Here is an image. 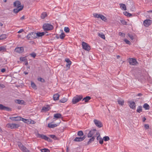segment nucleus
<instances>
[{
    "label": "nucleus",
    "mask_w": 152,
    "mask_h": 152,
    "mask_svg": "<svg viewBox=\"0 0 152 152\" xmlns=\"http://www.w3.org/2000/svg\"><path fill=\"white\" fill-rule=\"evenodd\" d=\"M23 8V6L21 5L20 7V8H17L16 9H14L13 10V12L15 13H18L19 11L21 10Z\"/></svg>",
    "instance_id": "obj_14"
},
{
    "label": "nucleus",
    "mask_w": 152,
    "mask_h": 152,
    "mask_svg": "<svg viewBox=\"0 0 152 152\" xmlns=\"http://www.w3.org/2000/svg\"><path fill=\"white\" fill-rule=\"evenodd\" d=\"M96 134H97V139L99 141V142L100 144H102L103 142V139L100 137V134L98 132H96Z\"/></svg>",
    "instance_id": "obj_12"
},
{
    "label": "nucleus",
    "mask_w": 152,
    "mask_h": 152,
    "mask_svg": "<svg viewBox=\"0 0 152 152\" xmlns=\"http://www.w3.org/2000/svg\"><path fill=\"white\" fill-rule=\"evenodd\" d=\"M20 2L19 1H16L14 2L13 5L15 7H17V8H20Z\"/></svg>",
    "instance_id": "obj_13"
},
{
    "label": "nucleus",
    "mask_w": 152,
    "mask_h": 152,
    "mask_svg": "<svg viewBox=\"0 0 152 152\" xmlns=\"http://www.w3.org/2000/svg\"><path fill=\"white\" fill-rule=\"evenodd\" d=\"M128 102L129 103V106L130 108L133 109V101H128Z\"/></svg>",
    "instance_id": "obj_30"
},
{
    "label": "nucleus",
    "mask_w": 152,
    "mask_h": 152,
    "mask_svg": "<svg viewBox=\"0 0 152 152\" xmlns=\"http://www.w3.org/2000/svg\"><path fill=\"white\" fill-rule=\"evenodd\" d=\"M152 22L151 20L149 19L145 20L143 22V25L145 26H148L150 25Z\"/></svg>",
    "instance_id": "obj_10"
},
{
    "label": "nucleus",
    "mask_w": 152,
    "mask_h": 152,
    "mask_svg": "<svg viewBox=\"0 0 152 152\" xmlns=\"http://www.w3.org/2000/svg\"><path fill=\"white\" fill-rule=\"evenodd\" d=\"M23 31L24 30L23 29H21L18 32V33H20Z\"/></svg>",
    "instance_id": "obj_59"
},
{
    "label": "nucleus",
    "mask_w": 152,
    "mask_h": 152,
    "mask_svg": "<svg viewBox=\"0 0 152 152\" xmlns=\"http://www.w3.org/2000/svg\"><path fill=\"white\" fill-rule=\"evenodd\" d=\"M138 64H139V63L137 61L136 59L135 58H134V65L137 66L138 65Z\"/></svg>",
    "instance_id": "obj_43"
},
{
    "label": "nucleus",
    "mask_w": 152,
    "mask_h": 152,
    "mask_svg": "<svg viewBox=\"0 0 152 152\" xmlns=\"http://www.w3.org/2000/svg\"><path fill=\"white\" fill-rule=\"evenodd\" d=\"M120 21L121 23L123 25H126V23L124 20H121Z\"/></svg>",
    "instance_id": "obj_51"
},
{
    "label": "nucleus",
    "mask_w": 152,
    "mask_h": 152,
    "mask_svg": "<svg viewBox=\"0 0 152 152\" xmlns=\"http://www.w3.org/2000/svg\"><path fill=\"white\" fill-rule=\"evenodd\" d=\"M117 102L118 104L121 106H123L124 104V100L119 99L118 100Z\"/></svg>",
    "instance_id": "obj_28"
},
{
    "label": "nucleus",
    "mask_w": 152,
    "mask_h": 152,
    "mask_svg": "<svg viewBox=\"0 0 152 152\" xmlns=\"http://www.w3.org/2000/svg\"><path fill=\"white\" fill-rule=\"evenodd\" d=\"M128 61L130 65H133V58H129L128 59Z\"/></svg>",
    "instance_id": "obj_31"
},
{
    "label": "nucleus",
    "mask_w": 152,
    "mask_h": 152,
    "mask_svg": "<svg viewBox=\"0 0 152 152\" xmlns=\"http://www.w3.org/2000/svg\"><path fill=\"white\" fill-rule=\"evenodd\" d=\"M53 139L55 140H58V138L56 136H55V137H54V138H53Z\"/></svg>",
    "instance_id": "obj_63"
},
{
    "label": "nucleus",
    "mask_w": 152,
    "mask_h": 152,
    "mask_svg": "<svg viewBox=\"0 0 152 152\" xmlns=\"http://www.w3.org/2000/svg\"><path fill=\"white\" fill-rule=\"evenodd\" d=\"M6 126L8 128H10L11 129H14L18 128L19 125L16 124L9 123L7 124Z\"/></svg>",
    "instance_id": "obj_6"
},
{
    "label": "nucleus",
    "mask_w": 152,
    "mask_h": 152,
    "mask_svg": "<svg viewBox=\"0 0 152 152\" xmlns=\"http://www.w3.org/2000/svg\"><path fill=\"white\" fill-rule=\"evenodd\" d=\"M9 108L8 107H5L2 104H0V110H9Z\"/></svg>",
    "instance_id": "obj_20"
},
{
    "label": "nucleus",
    "mask_w": 152,
    "mask_h": 152,
    "mask_svg": "<svg viewBox=\"0 0 152 152\" xmlns=\"http://www.w3.org/2000/svg\"><path fill=\"white\" fill-rule=\"evenodd\" d=\"M83 96L80 95H77L72 99V102L73 104H75L79 102L83 99Z\"/></svg>",
    "instance_id": "obj_1"
},
{
    "label": "nucleus",
    "mask_w": 152,
    "mask_h": 152,
    "mask_svg": "<svg viewBox=\"0 0 152 152\" xmlns=\"http://www.w3.org/2000/svg\"><path fill=\"white\" fill-rule=\"evenodd\" d=\"M119 35L122 37H124L125 36V34L124 33H122L121 32H119Z\"/></svg>",
    "instance_id": "obj_52"
},
{
    "label": "nucleus",
    "mask_w": 152,
    "mask_h": 152,
    "mask_svg": "<svg viewBox=\"0 0 152 152\" xmlns=\"http://www.w3.org/2000/svg\"><path fill=\"white\" fill-rule=\"evenodd\" d=\"M25 64L26 65H27L28 64V61H27V60H26L25 61Z\"/></svg>",
    "instance_id": "obj_64"
},
{
    "label": "nucleus",
    "mask_w": 152,
    "mask_h": 152,
    "mask_svg": "<svg viewBox=\"0 0 152 152\" xmlns=\"http://www.w3.org/2000/svg\"><path fill=\"white\" fill-rule=\"evenodd\" d=\"M47 15V14L46 12H44L42 13L41 16V18L42 19H44L45 17H46Z\"/></svg>",
    "instance_id": "obj_32"
},
{
    "label": "nucleus",
    "mask_w": 152,
    "mask_h": 152,
    "mask_svg": "<svg viewBox=\"0 0 152 152\" xmlns=\"http://www.w3.org/2000/svg\"><path fill=\"white\" fill-rule=\"evenodd\" d=\"M98 36L103 39H105V35L102 33H98Z\"/></svg>",
    "instance_id": "obj_36"
},
{
    "label": "nucleus",
    "mask_w": 152,
    "mask_h": 152,
    "mask_svg": "<svg viewBox=\"0 0 152 152\" xmlns=\"http://www.w3.org/2000/svg\"><path fill=\"white\" fill-rule=\"evenodd\" d=\"M57 126L56 124H51L50 123L48 124V126L50 128H53L56 127Z\"/></svg>",
    "instance_id": "obj_27"
},
{
    "label": "nucleus",
    "mask_w": 152,
    "mask_h": 152,
    "mask_svg": "<svg viewBox=\"0 0 152 152\" xmlns=\"http://www.w3.org/2000/svg\"><path fill=\"white\" fill-rule=\"evenodd\" d=\"M7 38V35L5 34H3L0 36V39H4Z\"/></svg>",
    "instance_id": "obj_34"
},
{
    "label": "nucleus",
    "mask_w": 152,
    "mask_h": 152,
    "mask_svg": "<svg viewBox=\"0 0 152 152\" xmlns=\"http://www.w3.org/2000/svg\"><path fill=\"white\" fill-rule=\"evenodd\" d=\"M82 45L83 48L85 50L89 51L91 49L89 45L87 43L84 42H82Z\"/></svg>",
    "instance_id": "obj_8"
},
{
    "label": "nucleus",
    "mask_w": 152,
    "mask_h": 152,
    "mask_svg": "<svg viewBox=\"0 0 152 152\" xmlns=\"http://www.w3.org/2000/svg\"><path fill=\"white\" fill-rule=\"evenodd\" d=\"M15 51L19 53H21L24 51V49L23 47H17L15 49Z\"/></svg>",
    "instance_id": "obj_11"
},
{
    "label": "nucleus",
    "mask_w": 152,
    "mask_h": 152,
    "mask_svg": "<svg viewBox=\"0 0 152 152\" xmlns=\"http://www.w3.org/2000/svg\"><path fill=\"white\" fill-rule=\"evenodd\" d=\"M53 28V26L49 23H45L43 25V28L44 30H52Z\"/></svg>",
    "instance_id": "obj_2"
},
{
    "label": "nucleus",
    "mask_w": 152,
    "mask_h": 152,
    "mask_svg": "<svg viewBox=\"0 0 152 152\" xmlns=\"http://www.w3.org/2000/svg\"><path fill=\"white\" fill-rule=\"evenodd\" d=\"M37 135V137L41 138L42 139H44L46 140L48 137L46 136V135H44L43 134H40L38 133Z\"/></svg>",
    "instance_id": "obj_18"
},
{
    "label": "nucleus",
    "mask_w": 152,
    "mask_h": 152,
    "mask_svg": "<svg viewBox=\"0 0 152 152\" xmlns=\"http://www.w3.org/2000/svg\"><path fill=\"white\" fill-rule=\"evenodd\" d=\"M6 71V69H1V72H5Z\"/></svg>",
    "instance_id": "obj_61"
},
{
    "label": "nucleus",
    "mask_w": 152,
    "mask_h": 152,
    "mask_svg": "<svg viewBox=\"0 0 152 152\" xmlns=\"http://www.w3.org/2000/svg\"><path fill=\"white\" fill-rule=\"evenodd\" d=\"M67 100V99L65 98H64L62 99H61L60 100V102L62 103H64L65 102H66Z\"/></svg>",
    "instance_id": "obj_37"
},
{
    "label": "nucleus",
    "mask_w": 152,
    "mask_h": 152,
    "mask_svg": "<svg viewBox=\"0 0 152 152\" xmlns=\"http://www.w3.org/2000/svg\"><path fill=\"white\" fill-rule=\"evenodd\" d=\"M77 135L78 136H81L83 135V133L82 131H79L78 132Z\"/></svg>",
    "instance_id": "obj_42"
},
{
    "label": "nucleus",
    "mask_w": 152,
    "mask_h": 152,
    "mask_svg": "<svg viewBox=\"0 0 152 152\" xmlns=\"http://www.w3.org/2000/svg\"><path fill=\"white\" fill-rule=\"evenodd\" d=\"M124 41L127 44L130 45L131 44L130 42L126 39H124Z\"/></svg>",
    "instance_id": "obj_50"
},
{
    "label": "nucleus",
    "mask_w": 152,
    "mask_h": 152,
    "mask_svg": "<svg viewBox=\"0 0 152 152\" xmlns=\"http://www.w3.org/2000/svg\"><path fill=\"white\" fill-rule=\"evenodd\" d=\"M18 145L20 148L22 150L23 152H30V151L25 146L20 142H18Z\"/></svg>",
    "instance_id": "obj_3"
},
{
    "label": "nucleus",
    "mask_w": 152,
    "mask_h": 152,
    "mask_svg": "<svg viewBox=\"0 0 152 152\" xmlns=\"http://www.w3.org/2000/svg\"><path fill=\"white\" fill-rule=\"evenodd\" d=\"M22 118L20 117H12L10 118V119L12 121H20L22 119Z\"/></svg>",
    "instance_id": "obj_15"
},
{
    "label": "nucleus",
    "mask_w": 152,
    "mask_h": 152,
    "mask_svg": "<svg viewBox=\"0 0 152 152\" xmlns=\"http://www.w3.org/2000/svg\"><path fill=\"white\" fill-rule=\"evenodd\" d=\"M30 55L31 56L35 58L36 56V54L34 52H33L30 54Z\"/></svg>",
    "instance_id": "obj_48"
},
{
    "label": "nucleus",
    "mask_w": 152,
    "mask_h": 152,
    "mask_svg": "<svg viewBox=\"0 0 152 152\" xmlns=\"http://www.w3.org/2000/svg\"><path fill=\"white\" fill-rule=\"evenodd\" d=\"M94 16L96 18H100L102 20L104 21L107 20V18L103 15L101 14H98L97 13H94L93 14Z\"/></svg>",
    "instance_id": "obj_5"
},
{
    "label": "nucleus",
    "mask_w": 152,
    "mask_h": 152,
    "mask_svg": "<svg viewBox=\"0 0 152 152\" xmlns=\"http://www.w3.org/2000/svg\"><path fill=\"white\" fill-rule=\"evenodd\" d=\"M91 99V97L90 96H86L83 99V101L84 100L86 102H87Z\"/></svg>",
    "instance_id": "obj_26"
},
{
    "label": "nucleus",
    "mask_w": 152,
    "mask_h": 152,
    "mask_svg": "<svg viewBox=\"0 0 152 152\" xmlns=\"http://www.w3.org/2000/svg\"><path fill=\"white\" fill-rule=\"evenodd\" d=\"M20 60L22 61H25L26 60H27V59L26 57H21L20 58Z\"/></svg>",
    "instance_id": "obj_40"
},
{
    "label": "nucleus",
    "mask_w": 152,
    "mask_h": 152,
    "mask_svg": "<svg viewBox=\"0 0 152 152\" xmlns=\"http://www.w3.org/2000/svg\"><path fill=\"white\" fill-rule=\"evenodd\" d=\"M40 150L42 152H50L49 150L47 148L41 149Z\"/></svg>",
    "instance_id": "obj_38"
},
{
    "label": "nucleus",
    "mask_w": 152,
    "mask_h": 152,
    "mask_svg": "<svg viewBox=\"0 0 152 152\" xmlns=\"http://www.w3.org/2000/svg\"><path fill=\"white\" fill-rule=\"evenodd\" d=\"M134 42H136L137 41V37L136 35H134Z\"/></svg>",
    "instance_id": "obj_53"
},
{
    "label": "nucleus",
    "mask_w": 152,
    "mask_h": 152,
    "mask_svg": "<svg viewBox=\"0 0 152 152\" xmlns=\"http://www.w3.org/2000/svg\"><path fill=\"white\" fill-rule=\"evenodd\" d=\"M97 132L96 130V129L91 130L89 131V132L88 134V137L89 138L91 137L94 135H95V136L96 135V136L97 135V134H96Z\"/></svg>",
    "instance_id": "obj_7"
},
{
    "label": "nucleus",
    "mask_w": 152,
    "mask_h": 152,
    "mask_svg": "<svg viewBox=\"0 0 152 152\" xmlns=\"http://www.w3.org/2000/svg\"><path fill=\"white\" fill-rule=\"evenodd\" d=\"M96 137V135H94L91 138L89 139V141L88 142V144H89L91 143L92 141H94L95 139V137Z\"/></svg>",
    "instance_id": "obj_23"
},
{
    "label": "nucleus",
    "mask_w": 152,
    "mask_h": 152,
    "mask_svg": "<svg viewBox=\"0 0 152 152\" xmlns=\"http://www.w3.org/2000/svg\"><path fill=\"white\" fill-rule=\"evenodd\" d=\"M74 141L76 142H80L79 140V137H77L74 140Z\"/></svg>",
    "instance_id": "obj_54"
},
{
    "label": "nucleus",
    "mask_w": 152,
    "mask_h": 152,
    "mask_svg": "<svg viewBox=\"0 0 152 152\" xmlns=\"http://www.w3.org/2000/svg\"><path fill=\"white\" fill-rule=\"evenodd\" d=\"M61 115L60 113H56L54 115V117L57 119L60 118L61 117Z\"/></svg>",
    "instance_id": "obj_25"
},
{
    "label": "nucleus",
    "mask_w": 152,
    "mask_h": 152,
    "mask_svg": "<svg viewBox=\"0 0 152 152\" xmlns=\"http://www.w3.org/2000/svg\"><path fill=\"white\" fill-rule=\"evenodd\" d=\"M64 31L66 33H68L69 31V29L68 27H65L64 28Z\"/></svg>",
    "instance_id": "obj_47"
},
{
    "label": "nucleus",
    "mask_w": 152,
    "mask_h": 152,
    "mask_svg": "<svg viewBox=\"0 0 152 152\" xmlns=\"http://www.w3.org/2000/svg\"><path fill=\"white\" fill-rule=\"evenodd\" d=\"M45 32H37L36 33V38L37 37H42V36H43L45 35Z\"/></svg>",
    "instance_id": "obj_22"
},
{
    "label": "nucleus",
    "mask_w": 152,
    "mask_h": 152,
    "mask_svg": "<svg viewBox=\"0 0 152 152\" xmlns=\"http://www.w3.org/2000/svg\"><path fill=\"white\" fill-rule=\"evenodd\" d=\"M120 8L122 10L125 11L126 10V7L125 4H120Z\"/></svg>",
    "instance_id": "obj_17"
},
{
    "label": "nucleus",
    "mask_w": 152,
    "mask_h": 152,
    "mask_svg": "<svg viewBox=\"0 0 152 152\" xmlns=\"http://www.w3.org/2000/svg\"><path fill=\"white\" fill-rule=\"evenodd\" d=\"M65 36L64 33L63 32L62 33L59 35V38L61 39H63Z\"/></svg>",
    "instance_id": "obj_35"
},
{
    "label": "nucleus",
    "mask_w": 152,
    "mask_h": 152,
    "mask_svg": "<svg viewBox=\"0 0 152 152\" xmlns=\"http://www.w3.org/2000/svg\"><path fill=\"white\" fill-rule=\"evenodd\" d=\"M144 127L146 129H148L149 128V125L147 124H145Z\"/></svg>",
    "instance_id": "obj_55"
},
{
    "label": "nucleus",
    "mask_w": 152,
    "mask_h": 152,
    "mask_svg": "<svg viewBox=\"0 0 152 152\" xmlns=\"http://www.w3.org/2000/svg\"><path fill=\"white\" fill-rule=\"evenodd\" d=\"M123 14L125 15L128 17H132V14L129 13L127 11L124 12Z\"/></svg>",
    "instance_id": "obj_24"
},
{
    "label": "nucleus",
    "mask_w": 152,
    "mask_h": 152,
    "mask_svg": "<svg viewBox=\"0 0 152 152\" xmlns=\"http://www.w3.org/2000/svg\"><path fill=\"white\" fill-rule=\"evenodd\" d=\"M46 140H47V141L50 142H52V140L48 137H47V138Z\"/></svg>",
    "instance_id": "obj_57"
},
{
    "label": "nucleus",
    "mask_w": 152,
    "mask_h": 152,
    "mask_svg": "<svg viewBox=\"0 0 152 152\" xmlns=\"http://www.w3.org/2000/svg\"><path fill=\"white\" fill-rule=\"evenodd\" d=\"M142 95V94L141 93L138 94L136 95V96H141Z\"/></svg>",
    "instance_id": "obj_62"
},
{
    "label": "nucleus",
    "mask_w": 152,
    "mask_h": 152,
    "mask_svg": "<svg viewBox=\"0 0 152 152\" xmlns=\"http://www.w3.org/2000/svg\"><path fill=\"white\" fill-rule=\"evenodd\" d=\"M103 140L105 141H107L110 140V138L108 136H105L103 138Z\"/></svg>",
    "instance_id": "obj_44"
},
{
    "label": "nucleus",
    "mask_w": 152,
    "mask_h": 152,
    "mask_svg": "<svg viewBox=\"0 0 152 152\" xmlns=\"http://www.w3.org/2000/svg\"><path fill=\"white\" fill-rule=\"evenodd\" d=\"M31 86L33 88L35 89H37V88H36V85L35 84V83H34L31 82Z\"/></svg>",
    "instance_id": "obj_45"
},
{
    "label": "nucleus",
    "mask_w": 152,
    "mask_h": 152,
    "mask_svg": "<svg viewBox=\"0 0 152 152\" xmlns=\"http://www.w3.org/2000/svg\"><path fill=\"white\" fill-rule=\"evenodd\" d=\"M128 35L132 40L133 39V36L132 35H131L130 34H128Z\"/></svg>",
    "instance_id": "obj_56"
},
{
    "label": "nucleus",
    "mask_w": 152,
    "mask_h": 152,
    "mask_svg": "<svg viewBox=\"0 0 152 152\" xmlns=\"http://www.w3.org/2000/svg\"><path fill=\"white\" fill-rule=\"evenodd\" d=\"M95 125L99 128H101L103 126L102 122L99 121L95 119L94 121Z\"/></svg>",
    "instance_id": "obj_9"
},
{
    "label": "nucleus",
    "mask_w": 152,
    "mask_h": 152,
    "mask_svg": "<svg viewBox=\"0 0 152 152\" xmlns=\"http://www.w3.org/2000/svg\"><path fill=\"white\" fill-rule=\"evenodd\" d=\"M83 138H84L83 137H79V141L80 142V141H82L83 140H84Z\"/></svg>",
    "instance_id": "obj_58"
},
{
    "label": "nucleus",
    "mask_w": 152,
    "mask_h": 152,
    "mask_svg": "<svg viewBox=\"0 0 152 152\" xmlns=\"http://www.w3.org/2000/svg\"><path fill=\"white\" fill-rule=\"evenodd\" d=\"M50 137L52 138H53V139L54 137H55V135H49Z\"/></svg>",
    "instance_id": "obj_60"
},
{
    "label": "nucleus",
    "mask_w": 152,
    "mask_h": 152,
    "mask_svg": "<svg viewBox=\"0 0 152 152\" xmlns=\"http://www.w3.org/2000/svg\"><path fill=\"white\" fill-rule=\"evenodd\" d=\"M65 61L66 62V66L67 67H69L70 65L72 64L71 61L69 59L67 58L65 59Z\"/></svg>",
    "instance_id": "obj_19"
},
{
    "label": "nucleus",
    "mask_w": 152,
    "mask_h": 152,
    "mask_svg": "<svg viewBox=\"0 0 152 152\" xmlns=\"http://www.w3.org/2000/svg\"><path fill=\"white\" fill-rule=\"evenodd\" d=\"M6 50V48L4 46L0 47V51H4Z\"/></svg>",
    "instance_id": "obj_49"
},
{
    "label": "nucleus",
    "mask_w": 152,
    "mask_h": 152,
    "mask_svg": "<svg viewBox=\"0 0 152 152\" xmlns=\"http://www.w3.org/2000/svg\"><path fill=\"white\" fill-rule=\"evenodd\" d=\"M143 107L146 110L149 109L150 108L149 105L147 103L143 105Z\"/></svg>",
    "instance_id": "obj_29"
},
{
    "label": "nucleus",
    "mask_w": 152,
    "mask_h": 152,
    "mask_svg": "<svg viewBox=\"0 0 152 152\" xmlns=\"http://www.w3.org/2000/svg\"><path fill=\"white\" fill-rule=\"evenodd\" d=\"M22 120L26 123L28 124L29 123V121L28 119H26L22 118Z\"/></svg>",
    "instance_id": "obj_41"
},
{
    "label": "nucleus",
    "mask_w": 152,
    "mask_h": 152,
    "mask_svg": "<svg viewBox=\"0 0 152 152\" xmlns=\"http://www.w3.org/2000/svg\"><path fill=\"white\" fill-rule=\"evenodd\" d=\"M37 80L39 81L42 83H44L45 82V80L44 79L41 77L38 78Z\"/></svg>",
    "instance_id": "obj_46"
},
{
    "label": "nucleus",
    "mask_w": 152,
    "mask_h": 152,
    "mask_svg": "<svg viewBox=\"0 0 152 152\" xmlns=\"http://www.w3.org/2000/svg\"><path fill=\"white\" fill-rule=\"evenodd\" d=\"M16 103L20 104H24L25 102L23 100L18 99L17 100Z\"/></svg>",
    "instance_id": "obj_33"
},
{
    "label": "nucleus",
    "mask_w": 152,
    "mask_h": 152,
    "mask_svg": "<svg viewBox=\"0 0 152 152\" xmlns=\"http://www.w3.org/2000/svg\"><path fill=\"white\" fill-rule=\"evenodd\" d=\"M59 95L58 94H54L53 96V100H58L59 99Z\"/></svg>",
    "instance_id": "obj_21"
},
{
    "label": "nucleus",
    "mask_w": 152,
    "mask_h": 152,
    "mask_svg": "<svg viewBox=\"0 0 152 152\" xmlns=\"http://www.w3.org/2000/svg\"><path fill=\"white\" fill-rule=\"evenodd\" d=\"M36 32H31L29 33L27 36L26 37L29 40H31L34 39L36 38Z\"/></svg>",
    "instance_id": "obj_4"
},
{
    "label": "nucleus",
    "mask_w": 152,
    "mask_h": 152,
    "mask_svg": "<svg viewBox=\"0 0 152 152\" xmlns=\"http://www.w3.org/2000/svg\"><path fill=\"white\" fill-rule=\"evenodd\" d=\"M50 108V106L48 105H47L46 106L43 107L42 109V112H46L48 111Z\"/></svg>",
    "instance_id": "obj_16"
},
{
    "label": "nucleus",
    "mask_w": 152,
    "mask_h": 152,
    "mask_svg": "<svg viewBox=\"0 0 152 152\" xmlns=\"http://www.w3.org/2000/svg\"><path fill=\"white\" fill-rule=\"evenodd\" d=\"M137 112L138 113H140L142 111V107L141 106H140L138 108L137 110Z\"/></svg>",
    "instance_id": "obj_39"
}]
</instances>
